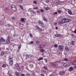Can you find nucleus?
Listing matches in <instances>:
<instances>
[{
  "instance_id": "obj_1",
  "label": "nucleus",
  "mask_w": 76,
  "mask_h": 76,
  "mask_svg": "<svg viewBox=\"0 0 76 76\" xmlns=\"http://www.w3.org/2000/svg\"><path fill=\"white\" fill-rule=\"evenodd\" d=\"M64 18L63 19H62L61 21H59L58 23L59 24H63V23H66V21L65 20Z\"/></svg>"
},
{
  "instance_id": "obj_2",
  "label": "nucleus",
  "mask_w": 76,
  "mask_h": 76,
  "mask_svg": "<svg viewBox=\"0 0 76 76\" xmlns=\"http://www.w3.org/2000/svg\"><path fill=\"white\" fill-rule=\"evenodd\" d=\"M9 58L10 60V66H12L13 63V58H11L10 56H9Z\"/></svg>"
},
{
  "instance_id": "obj_3",
  "label": "nucleus",
  "mask_w": 76,
  "mask_h": 76,
  "mask_svg": "<svg viewBox=\"0 0 76 76\" xmlns=\"http://www.w3.org/2000/svg\"><path fill=\"white\" fill-rule=\"evenodd\" d=\"M59 75L63 76V75L64 74H65V72H64V71H61L59 72Z\"/></svg>"
},
{
  "instance_id": "obj_4",
  "label": "nucleus",
  "mask_w": 76,
  "mask_h": 76,
  "mask_svg": "<svg viewBox=\"0 0 76 76\" xmlns=\"http://www.w3.org/2000/svg\"><path fill=\"white\" fill-rule=\"evenodd\" d=\"M64 18L65 20V22H66V23H67V22H70V21H71L72 20V19H69L66 18Z\"/></svg>"
},
{
  "instance_id": "obj_5",
  "label": "nucleus",
  "mask_w": 76,
  "mask_h": 76,
  "mask_svg": "<svg viewBox=\"0 0 76 76\" xmlns=\"http://www.w3.org/2000/svg\"><path fill=\"white\" fill-rule=\"evenodd\" d=\"M64 48L63 46H62L61 45L59 46V49L60 51H63V49Z\"/></svg>"
},
{
  "instance_id": "obj_6",
  "label": "nucleus",
  "mask_w": 76,
  "mask_h": 76,
  "mask_svg": "<svg viewBox=\"0 0 76 76\" xmlns=\"http://www.w3.org/2000/svg\"><path fill=\"white\" fill-rule=\"evenodd\" d=\"M44 45H42V44H41L40 45H39V47L38 48H39L42 49L44 48Z\"/></svg>"
},
{
  "instance_id": "obj_7",
  "label": "nucleus",
  "mask_w": 76,
  "mask_h": 76,
  "mask_svg": "<svg viewBox=\"0 0 76 76\" xmlns=\"http://www.w3.org/2000/svg\"><path fill=\"white\" fill-rule=\"evenodd\" d=\"M61 4V2L59 1L56 2V5H59V4Z\"/></svg>"
},
{
  "instance_id": "obj_8",
  "label": "nucleus",
  "mask_w": 76,
  "mask_h": 76,
  "mask_svg": "<svg viewBox=\"0 0 76 76\" xmlns=\"http://www.w3.org/2000/svg\"><path fill=\"white\" fill-rule=\"evenodd\" d=\"M75 41H72V42L71 43V44L72 45H75Z\"/></svg>"
},
{
  "instance_id": "obj_9",
  "label": "nucleus",
  "mask_w": 76,
  "mask_h": 76,
  "mask_svg": "<svg viewBox=\"0 0 76 76\" xmlns=\"http://www.w3.org/2000/svg\"><path fill=\"white\" fill-rule=\"evenodd\" d=\"M65 49L66 50H67L68 51H70V50H69V48L67 46L65 47Z\"/></svg>"
},
{
  "instance_id": "obj_10",
  "label": "nucleus",
  "mask_w": 76,
  "mask_h": 76,
  "mask_svg": "<svg viewBox=\"0 0 76 76\" xmlns=\"http://www.w3.org/2000/svg\"><path fill=\"white\" fill-rule=\"evenodd\" d=\"M25 57H26V60H27V59H28V58L29 57V55H26Z\"/></svg>"
},
{
  "instance_id": "obj_11",
  "label": "nucleus",
  "mask_w": 76,
  "mask_h": 76,
  "mask_svg": "<svg viewBox=\"0 0 76 76\" xmlns=\"http://www.w3.org/2000/svg\"><path fill=\"white\" fill-rule=\"evenodd\" d=\"M12 10L14 11V12H15L16 10V8L15 7H14V8H12Z\"/></svg>"
},
{
  "instance_id": "obj_12",
  "label": "nucleus",
  "mask_w": 76,
  "mask_h": 76,
  "mask_svg": "<svg viewBox=\"0 0 76 76\" xmlns=\"http://www.w3.org/2000/svg\"><path fill=\"white\" fill-rule=\"evenodd\" d=\"M15 66H16V67L17 69H18V68H19V64H16L15 65Z\"/></svg>"
},
{
  "instance_id": "obj_13",
  "label": "nucleus",
  "mask_w": 76,
  "mask_h": 76,
  "mask_svg": "<svg viewBox=\"0 0 76 76\" xmlns=\"http://www.w3.org/2000/svg\"><path fill=\"white\" fill-rule=\"evenodd\" d=\"M6 42L7 44L10 43V40L7 39V40H6Z\"/></svg>"
},
{
  "instance_id": "obj_14",
  "label": "nucleus",
  "mask_w": 76,
  "mask_h": 76,
  "mask_svg": "<svg viewBox=\"0 0 76 76\" xmlns=\"http://www.w3.org/2000/svg\"><path fill=\"white\" fill-rule=\"evenodd\" d=\"M68 13L69 15H72V12L70 10L68 11Z\"/></svg>"
},
{
  "instance_id": "obj_15",
  "label": "nucleus",
  "mask_w": 76,
  "mask_h": 76,
  "mask_svg": "<svg viewBox=\"0 0 76 76\" xmlns=\"http://www.w3.org/2000/svg\"><path fill=\"white\" fill-rule=\"evenodd\" d=\"M22 2H23V0H19V3L20 4H22Z\"/></svg>"
},
{
  "instance_id": "obj_16",
  "label": "nucleus",
  "mask_w": 76,
  "mask_h": 76,
  "mask_svg": "<svg viewBox=\"0 0 76 76\" xmlns=\"http://www.w3.org/2000/svg\"><path fill=\"white\" fill-rule=\"evenodd\" d=\"M11 9L12 8H14V7H16V6L14 5H12L11 6Z\"/></svg>"
},
{
  "instance_id": "obj_17",
  "label": "nucleus",
  "mask_w": 76,
  "mask_h": 76,
  "mask_svg": "<svg viewBox=\"0 0 76 76\" xmlns=\"http://www.w3.org/2000/svg\"><path fill=\"white\" fill-rule=\"evenodd\" d=\"M43 60V58H42V57H40V58H39L38 59V61H39L40 60Z\"/></svg>"
},
{
  "instance_id": "obj_18",
  "label": "nucleus",
  "mask_w": 76,
  "mask_h": 76,
  "mask_svg": "<svg viewBox=\"0 0 76 76\" xmlns=\"http://www.w3.org/2000/svg\"><path fill=\"white\" fill-rule=\"evenodd\" d=\"M40 51L41 53H43V52H44V50L42 49H41L40 50Z\"/></svg>"
},
{
  "instance_id": "obj_19",
  "label": "nucleus",
  "mask_w": 76,
  "mask_h": 76,
  "mask_svg": "<svg viewBox=\"0 0 76 76\" xmlns=\"http://www.w3.org/2000/svg\"><path fill=\"white\" fill-rule=\"evenodd\" d=\"M6 66H7V65H6V64H4L3 65H2V67H3V68H5V67H6Z\"/></svg>"
},
{
  "instance_id": "obj_20",
  "label": "nucleus",
  "mask_w": 76,
  "mask_h": 76,
  "mask_svg": "<svg viewBox=\"0 0 76 76\" xmlns=\"http://www.w3.org/2000/svg\"><path fill=\"white\" fill-rule=\"evenodd\" d=\"M29 66L30 68H31V69H32V68H33V64H31Z\"/></svg>"
},
{
  "instance_id": "obj_21",
  "label": "nucleus",
  "mask_w": 76,
  "mask_h": 76,
  "mask_svg": "<svg viewBox=\"0 0 76 76\" xmlns=\"http://www.w3.org/2000/svg\"><path fill=\"white\" fill-rule=\"evenodd\" d=\"M1 40H2V42H5V41H6L5 40V39H3V38H1Z\"/></svg>"
},
{
  "instance_id": "obj_22",
  "label": "nucleus",
  "mask_w": 76,
  "mask_h": 76,
  "mask_svg": "<svg viewBox=\"0 0 76 76\" xmlns=\"http://www.w3.org/2000/svg\"><path fill=\"white\" fill-rule=\"evenodd\" d=\"M72 64L73 65H74V66L76 65V62H72Z\"/></svg>"
},
{
  "instance_id": "obj_23",
  "label": "nucleus",
  "mask_w": 76,
  "mask_h": 76,
  "mask_svg": "<svg viewBox=\"0 0 76 76\" xmlns=\"http://www.w3.org/2000/svg\"><path fill=\"white\" fill-rule=\"evenodd\" d=\"M15 74L17 76H19V74H18V72H15Z\"/></svg>"
},
{
  "instance_id": "obj_24",
  "label": "nucleus",
  "mask_w": 76,
  "mask_h": 76,
  "mask_svg": "<svg viewBox=\"0 0 76 76\" xmlns=\"http://www.w3.org/2000/svg\"><path fill=\"white\" fill-rule=\"evenodd\" d=\"M69 70L70 71H72L73 70V67H71L69 68Z\"/></svg>"
},
{
  "instance_id": "obj_25",
  "label": "nucleus",
  "mask_w": 76,
  "mask_h": 76,
  "mask_svg": "<svg viewBox=\"0 0 76 76\" xmlns=\"http://www.w3.org/2000/svg\"><path fill=\"white\" fill-rule=\"evenodd\" d=\"M50 8L49 7H46V8H45V10H50Z\"/></svg>"
},
{
  "instance_id": "obj_26",
  "label": "nucleus",
  "mask_w": 76,
  "mask_h": 76,
  "mask_svg": "<svg viewBox=\"0 0 76 76\" xmlns=\"http://www.w3.org/2000/svg\"><path fill=\"white\" fill-rule=\"evenodd\" d=\"M53 66L55 67H57L58 66V64H54L53 65Z\"/></svg>"
},
{
  "instance_id": "obj_27",
  "label": "nucleus",
  "mask_w": 76,
  "mask_h": 76,
  "mask_svg": "<svg viewBox=\"0 0 76 76\" xmlns=\"http://www.w3.org/2000/svg\"><path fill=\"white\" fill-rule=\"evenodd\" d=\"M4 54V51H3L2 52L1 54V56H3Z\"/></svg>"
},
{
  "instance_id": "obj_28",
  "label": "nucleus",
  "mask_w": 76,
  "mask_h": 76,
  "mask_svg": "<svg viewBox=\"0 0 76 76\" xmlns=\"http://www.w3.org/2000/svg\"><path fill=\"white\" fill-rule=\"evenodd\" d=\"M33 43H34V42L33 41H31L29 42V44L30 45H31V44H33Z\"/></svg>"
},
{
  "instance_id": "obj_29",
  "label": "nucleus",
  "mask_w": 76,
  "mask_h": 76,
  "mask_svg": "<svg viewBox=\"0 0 76 76\" xmlns=\"http://www.w3.org/2000/svg\"><path fill=\"white\" fill-rule=\"evenodd\" d=\"M43 69H44L45 70H48V69L47 68V67L46 66H44L43 67Z\"/></svg>"
},
{
  "instance_id": "obj_30",
  "label": "nucleus",
  "mask_w": 76,
  "mask_h": 76,
  "mask_svg": "<svg viewBox=\"0 0 76 76\" xmlns=\"http://www.w3.org/2000/svg\"><path fill=\"white\" fill-rule=\"evenodd\" d=\"M58 13L59 14H61V10H59L58 11Z\"/></svg>"
},
{
  "instance_id": "obj_31",
  "label": "nucleus",
  "mask_w": 76,
  "mask_h": 76,
  "mask_svg": "<svg viewBox=\"0 0 76 76\" xmlns=\"http://www.w3.org/2000/svg\"><path fill=\"white\" fill-rule=\"evenodd\" d=\"M43 19L44 20V21H45V22H46V21L47 20V19L45 18L44 17L43 18Z\"/></svg>"
},
{
  "instance_id": "obj_32",
  "label": "nucleus",
  "mask_w": 76,
  "mask_h": 76,
  "mask_svg": "<svg viewBox=\"0 0 76 76\" xmlns=\"http://www.w3.org/2000/svg\"><path fill=\"white\" fill-rule=\"evenodd\" d=\"M25 21V19H24V18H22L21 19V21L22 22H24V21Z\"/></svg>"
},
{
  "instance_id": "obj_33",
  "label": "nucleus",
  "mask_w": 76,
  "mask_h": 76,
  "mask_svg": "<svg viewBox=\"0 0 76 76\" xmlns=\"http://www.w3.org/2000/svg\"><path fill=\"white\" fill-rule=\"evenodd\" d=\"M54 47L55 48H57V44L54 45Z\"/></svg>"
},
{
  "instance_id": "obj_34",
  "label": "nucleus",
  "mask_w": 76,
  "mask_h": 76,
  "mask_svg": "<svg viewBox=\"0 0 76 76\" xmlns=\"http://www.w3.org/2000/svg\"><path fill=\"white\" fill-rule=\"evenodd\" d=\"M17 69L18 70H19V71H20V70H21V68L20 67H18Z\"/></svg>"
},
{
  "instance_id": "obj_35",
  "label": "nucleus",
  "mask_w": 76,
  "mask_h": 76,
  "mask_svg": "<svg viewBox=\"0 0 76 76\" xmlns=\"http://www.w3.org/2000/svg\"><path fill=\"white\" fill-rule=\"evenodd\" d=\"M21 45H19L18 46V48H19V49H20V48H21Z\"/></svg>"
},
{
  "instance_id": "obj_36",
  "label": "nucleus",
  "mask_w": 76,
  "mask_h": 76,
  "mask_svg": "<svg viewBox=\"0 0 76 76\" xmlns=\"http://www.w3.org/2000/svg\"><path fill=\"white\" fill-rule=\"evenodd\" d=\"M38 30L39 31H42V29L41 28H39Z\"/></svg>"
},
{
  "instance_id": "obj_37",
  "label": "nucleus",
  "mask_w": 76,
  "mask_h": 76,
  "mask_svg": "<svg viewBox=\"0 0 76 76\" xmlns=\"http://www.w3.org/2000/svg\"><path fill=\"white\" fill-rule=\"evenodd\" d=\"M26 75H27V76H31V74L29 73H27L26 74Z\"/></svg>"
},
{
  "instance_id": "obj_38",
  "label": "nucleus",
  "mask_w": 76,
  "mask_h": 76,
  "mask_svg": "<svg viewBox=\"0 0 76 76\" xmlns=\"http://www.w3.org/2000/svg\"><path fill=\"white\" fill-rule=\"evenodd\" d=\"M46 2L47 3H49V2H50V1H49V0H46Z\"/></svg>"
},
{
  "instance_id": "obj_39",
  "label": "nucleus",
  "mask_w": 76,
  "mask_h": 76,
  "mask_svg": "<svg viewBox=\"0 0 76 76\" xmlns=\"http://www.w3.org/2000/svg\"><path fill=\"white\" fill-rule=\"evenodd\" d=\"M36 43L37 44H39V41H36Z\"/></svg>"
},
{
  "instance_id": "obj_40",
  "label": "nucleus",
  "mask_w": 76,
  "mask_h": 76,
  "mask_svg": "<svg viewBox=\"0 0 76 76\" xmlns=\"http://www.w3.org/2000/svg\"><path fill=\"white\" fill-rule=\"evenodd\" d=\"M30 37H31V38H32L33 36L32 35V34L31 33H30Z\"/></svg>"
},
{
  "instance_id": "obj_41",
  "label": "nucleus",
  "mask_w": 76,
  "mask_h": 76,
  "mask_svg": "<svg viewBox=\"0 0 76 76\" xmlns=\"http://www.w3.org/2000/svg\"><path fill=\"white\" fill-rule=\"evenodd\" d=\"M39 25H43V22H41L40 23H39Z\"/></svg>"
},
{
  "instance_id": "obj_42",
  "label": "nucleus",
  "mask_w": 76,
  "mask_h": 76,
  "mask_svg": "<svg viewBox=\"0 0 76 76\" xmlns=\"http://www.w3.org/2000/svg\"><path fill=\"white\" fill-rule=\"evenodd\" d=\"M7 39L10 40V36H8Z\"/></svg>"
},
{
  "instance_id": "obj_43",
  "label": "nucleus",
  "mask_w": 76,
  "mask_h": 76,
  "mask_svg": "<svg viewBox=\"0 0 76 76\" xmlns=\"http://www.w3.org/2000/svg\"><path fill=\"white\" fill-rule=\"evenodd\" d=\"M36 28L37 29H39V26H36Z\"/></svg>"
},
{
  "instance_id": "obj_44",
  "label": "nucleus",
  "mask_w": 76,
  "mask_h": 76,
  "mask_svg": "<svg viewBox=\"0 0 76 76\" xmlns=\"http://www.w3.org/2000/svg\"><path fill=\"white\" fill-rule=\"evenodd\" d=\"M33 3L34 4H37V1H33Z\"/></svg>"
},
{
  "instance_id": "obj_45",
  "label": "nucleus",
  "mask_w": 76,
  "mask_h": 76,
  "mask_svg": "<svg viewBox=\"0 0 76 76\" xmlns=\"http://www.w3.org/2000/svg\"><path fill=\"white\" fill-rule=\"evenodd\" d=\"M65 61H68V59H66V58H65L64 59Z\"/></svg>"
},
{
  "instance_id": "obj_46",
  "label": "nucleus",
  "mask_w": 76,
  "mask_h": 76,
  "mask_svg": "<svg viewBox=\"0 0 76 76\" xmlns=\"http://www.w3.org/2000/svg\"><path fill=\"white\" fill-rule=\"evenodd\" d=\"M20 7L21 9H23V7H22V6L21 5H20Z\"/></svg>"
},
{
  "instance_id": "obj_47",
  "label": "nucleus",
  "mask_w": 76,
  "mask_h": 76,
  "mask_svg": "<svg viewBox=\"0 0 76 76\" xmlns=\"http://www.w3.org/2000/svg\"><path fill=\"white\" fill-rule=\"evenodd\" d=\"M7 75H9V76H10V75H11V74H10V73H9V72H8V73H7Z\"/></svg>"
},
{
  "instance_id": "obj_48",
  "label": "nucleus",
  "mask_w": 76,
  "mask_h": 76,
  "mask_svg": "<svg viewBox=\"0 0 76 76\" xmlns=\"http://www.w3.org/2000/svg\"><path fill=\"white\" fill-rule=\"evenodd\" d=\"M64 66H67V64L66 63H64Z\"/></svg>"
},
{
  "instance_id": "obj_49",
  "label": "nucleus",
  "mask_w": 76,
  "mask_h": 76,
  "mask_svg": "<svg viewBox=\"0 0 76 76\" xmlns=\"http://www.w3.org/2000/svg\"><path fill=\"white\" fill-rule=\"evenodd\" d=\"M61 36V35L60 34H58V37H60Z\"/></svg>"
},
{
  "instance_id": "obj_50",
  "label": "nucleus",
  "mask_w": 76,
  "mask_h": 76,
  "mask_svg": "<svg viewBox=\"0 0 76 76\" xmlns=\"http://www.w3.org/2000/svg\"><path fill=\"white\" fill-rule=\"evenodd\" d=\"M40 12H44V10H42V9H41Z\"/></svg>"
},
{
  "instance_id": "obj_51",
  "label": "nucleus",
  "mask_w": 76,
  "mask_h": 76,
  "mask_svg": "<svg viewBox=\"0 0 76 76\" xmlns=\"http://www.w3.org/2000/svg\"><path fill=\"white\" fill-rule=\"evenodd\" d=\"M15 18L14 17H12V20H15Z\"/></svg>"
},
{
  "instance_id": "obj_52",
  "label": "nucleus",
  "mask_w": 76,
  "mask_h": 76,
  "mask_svg": "<svg viewBox=\"0 0 76 76\" xmlns=\"http://www.w3.org/2000/svg\"><path fill=\"white\" fill-rule=\"evenodd\" d=\"M8 26L9 27L10 26H12V25H10V24L9 23L7 24Z\"/></svg>"
},
{
  "instance_id": "obj_53",
  "label": "nucleus",
  "mask_w": 76,
  "mask_h": 76,
  "mask_svg": "<svg viewBox=\"0 0 76 76\" xmlns=\"http://www.w3.org/2000/svg\"><path fill=\"white\" fill-rule=\"evenodd\" d=\"M21 76H25V75L23 74H21Z\"/></svg>"
},
{
  "instance_id": "obj_54",
  "label": "nucleus",
  "mask_w": 76,
  "mask_h": 76,
  "mask_svg": "<svg viewBox=\"0 0 76 76\" xmlns=\"http://www.w3.org/2000/svg\"><path fill=\"white\" fill-rule=\"evenodd\" d=\"M40 75L41 76H45V75H44L43 74H41Z\"/></svg>"
},
{
  "instance_id": "obj_55",
  "label": "nucleus",
  "mask_w": 76,
  "mask_h": 76,
  "mask_svg": "<svg viewBox=\"0 0 76 76\" xmlns=\"http://www.w3.org/2000/svg\"><path fill=\"white\" fill-rule=\"evenodd\" d=\"M33 14H36V12L33 11Z\"/></svg>"
},
{
  "instance_id": "obj_56",
  "label": "nucleus",
  "mask_w": 76,
  "mask_h": 76,
  "mask_svg": "<svg viewBox=\"0 0 76 76\" xmlns=\"http://www.w3.org/2000/svg\"><path fill=\"white\" fill-rule=\"evenodd\" d=\"M38 9V7H35L34 8V9Z\"/></svg>"
},
{
  "instance_id": "obj_57",
  "label": "nucleus",
  "mask_w": 76,
  "mask_h": 76,
  "mask_svg": "<svg viewBox=\"0 0 76 76\" xmlns=\"http://www.w3.org/2000/svg\"><path fill=\"white\" fill-rule=\"evenodd\" d=\"M45 61H47V58H45Z\"/></svg>"
},
{
  "instance_id": "obj_58",
  "label": "nucleus",
  "mask_w": 76,
  "mask_h": 76,
  "mask_svg": "<svg viewBox=\"0 0 76 76\" xmlns=\"http://www.w3.org/2000/svg\"><path fill=\"white\" fill-rule=\"evenodd\" d=\"M37 12L38 13H40V12L38 10L37 11Z\"/></svg>"
},
{
  "instance_id": "obj_59",
  "label": "nucleus",
  "mask_w": 76,
  "mask_h": 76,
  "mask_svg": "<svg viewBox=\"0 0 76 76\" xmlns=\"http://www.w3.org/2000/svg\"><path fill=\"white\" fill-rule=\"evenodd\" d=\"M41 22V21L40 20H39L38 21V22L39 23H40Z\"/></svg>"
},
{
  "instance_id": "obj_60",
  "label": "nucleus",
  "mask_w": 76,
  "mask_h": 76,
  "mask_svg": "<svg viewBox=\"0 0 76 76\" xmlns=\"http://www.w3.org/2000/svg\"><path fill=\"white\" fill-rule=\"evenodd\" d=\"M57 14V12H55V15H56Z\"/></svg>"
},
{
  "instance_id": "obj_61",
  "label": "nucleus",
  "mask_w": 76,
  "mask_h": 76,
  "mask_svg": "<svg viewBox=\"0 0 76 76\" xmlns=\"http://www.w3.org/2000/svg\"><path fill=\"white\" fill-rule=\"evenodd\" d=\"M71 36H72V37H75V35H74V34H71Z\"/></svg>"
},
{
  "instance_id": "obj_62",
  "label": "nucleus",
  "mask_w": 76,
  "mask_h": 76,
  "mask_svg": "<svg viewBox=\"0 0 76 76\" xmlns=\"http://www.w3.org/2000/svg\"><path fill=\"white\" fill-rule=\"evenodd\" d=\"M74 33H75L76 34V30L75 29L74 31Z\"/></svg>"
},
{
  "instance_id": "obj_63",
  "label": "nucleus",
  "mask_w": 76,
  "mask_h": 76,
  "mask_svg": "<svg viewBox=\"0 0 76 76\" xmlns=\"http://www.w3.org/2000/svg\"><path fill=\"white\" fill-rule=\"evenodd\" d=\"M5 10H9V9H8V8H6Z\"/></svg>"
},
{
  "instance_id": "obj_64",
  "label": "nucleus",
  "mask_w": 76,
  "mask_h": 76,
  "mask_svg": "<svg viewBox=\"0 0 76 76\" xmlns=\"http://www.w3.org/2000/svg\"><path fill=\"white\" fill-rule=\"evenodd\" d=\"M55 36L56 37H58V34H56Z\"/></svg>"
}]
</instances>
